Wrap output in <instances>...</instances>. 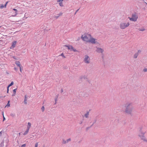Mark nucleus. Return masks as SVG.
<instances>
[{
  "label": "nucleus",
  "instance_id": "obj_1",
  "mask_svg": "<svg viewBox=\"0 0 147 147\" xmlns=\"http://www.w3.org/2000/svg\"><path fill=\"white\" fill-rule=\"evenodd\" d=\"M125 112L128 114L131 115L134 108L131 103H127L125 105Z\"/></svg>",
  "mask_w": 147,
  "mask_h": 147
},
{
  "label": "nucleus",
  "instance_id": "obj_13",
  "mask_svg": "<svg viewBox=\"0 0 147 147\" xmlns=\"http://www.w3.org/2000/svg\"><path fill=\"white\" fill-rule=\"evenodd\" d=\"M16 90H17V88L13 90V94L12 95V96H14L16 94Z\"/></svg>",
  "mask_w": 147,
  "mask_h": 147
},
{
  "label": "nucleus",
  "instance_id": "obj_20",
  "mask_svg": "<svg viewBox=\"0 0 147 147\" xmlns=\"http://www.w3.org/2000/svg\"><path fill=\"white\" fill-rule=\"evenodd\" d=\"M14 84V83L13 82H12L11 83L8 85V86L9 87H10L11 86H12Z\"/></svg>",
  "mask_w": 147,
  "mask_h": 147
},
{
  "label": "nucleus",
  "instance_id": "obj_9",
  "mask_svg": "<svg viewBox=\"0 0 147 147\" xmlns=\"http://www.w3.org/2000/svg\"><path fill=\"white\" fill-rule=\"evenodd\" d=\"M17 41H13L12 43L11 46L10 47L11 49H12L14 48L16 45V44Z\"/></svg>",
  "mask_w": 147,
  "mask_h": 147
},
{
  "label": "nucleus",
  "instance_id": "obj_16",
  "mask_svg": "<svg viewBox=\"0 0 147 147\" xmlns=\"http://www.w3.org/2000/svg\"><path fill=\"white\" fill-rule=\"evenodd\" d=\"M58 95H57L55 96V104L57 103V98H58Z\"/></svg>",
  "mask_w": 147,
  "mask_h": 147
},
{
  "label": "nucleus",
  "instance_id": "obj_11",
  "mask_svg": "<svg viewBox=\"0 0 147 147\" xmlns=\"http://www.w3.org/2000/svg\"><path fill=\"white\" fill-rule=\"evenodd\" d=\"M16 65L18 67H20L21 65L20 64V63L19 61H16L15 62Z\"/></svg>",
  "mask_w": 147,
  "mask_h": 147
},
{
  "label": "nucleus",
  "instance_id": "obj_18",
  "mask_svg": "<svg viewBox=\"0 0 147 147\" xmlns=\"http://www.w3.org/2000/svg\"><path fill=\"white\" fill-rule=\"evenodd\" d=\"M4 142L2 141L1 144H0V147H2L4 146Z\"/></svg>",
  "mask_w": 147,
  "mask_h": 147
},
{
  "label": "nucleus",
  "instance_id": "obj_48",
  "mask_svg": "<svg viewBox=\"0 0 147 147\" xmlns=\"http://www.w3.org/2000/svg\"><path fill=\"white\" fill-rule=\"evenodd\" d=\"M71 45H69V46H68V47H67V48H68V49L69 50V49H70V47L71 46Z\"/></svg>",
  "mask_w": 147,
  "mask_h": 147
},
{
  "label": "nucleus",
  "instance_id": "obj_61",
  "mask_svg": "<svg viewBox=\"0 0 147 147\" xmlns=\"http://www.w3.org/2000/svg\"><path fill=\"white\" fill-rule=\"evenodd\" d=\"M102 58H103V56H102Z\"/></svg>",
  "mask_w": 147,
  "mask_h": 147
},
{
  "label": "nucleus",
  "instance_id": "obj_55",
  "mask_svg": "<svg viewBox=\"0 0 147 147\" xmlns=\"http://www.w3.org/2000/svg\"><path fill=\"white\" fill-rule=\"evenodd\" d=\"M83 77L84 79H85L86 78V77L85 76H83Z\"/></svg>",
  "mask_w": 147,
  "mask_h": 147
},
{
  "label": "nucleus",
  "instance_id": "obj_64",
  "mask_svg": "<svg viewBox=\"0 0 147 147\" xmlns=\"http://www.w3.org/2000/svg\"><path fill=\"white\" fill-rule=\"evenodd\" d=\"M5 97V96H4L3 97Z\"/></svg>",
  "mask_w": 147,
  "mask_h": 147
},
{
  "label": "nucleus",
  "instance_id": "obj_57",
  "mask_svg": "<svg viewBox=\"0 0 147 147\" xmlns=\"http://www.w3.org/2000/svg\"><path fill=\"white\" fill-rule=\"evenodd\" d=\"M10 102V100H8V101L7 103H9Z\"/></svg>",
  "mask_w": 147,
  "mask_h": 147
},
{
  "label": "nucleus",
  "instance_id": "obj_52",
  "mask_svg": "<svg viewBox=\"0 0 147 147\" xmlns=\"http://www.w3.org/2000/svg\"><path fill=\"white\" fill-rule=\"evenodd\" d=\"M68 46V45H64V46L65 47H67Z\"/></svg>",
  "mask_w": 147,
  "mask_h": 147
},
{
  "label": "nucleus",
  "instance_id": "obj_59",
  "mask_svg": "<svg viewBox=\"0 0 147 147\" xmlns=\"http://www.w3.org/2000/svg\"><path fill=\"white\" fill-rule=\"evenodd\" d=\"M19 135H20V133H19Z\"/></svg>",
  "mask_w": 147,
  "mask_h": 147
},
{
  "label": "nucleus",
  "instance_id": "obj_24",
  "mask_svg": "<svg viewBox=\"0 0 147 147\" xmlns=\"http://www.w3.org/2000/svg\"><path fill=\"white\" fill-rule=\"evenodd\" d=\"M72 51H74V52L78 51L76 50V49H75L74 48L73 49H72Z\"/></svg>",
  "mask_w": 147,
  "mask_h": 147
},
{
  "label": "nucleus",
  "instance_id": "obj_28",
  "mask_svg": "<svg viewBox=\"0 0 147 147\" xmlns=\"http://www.w3.org/2000/svg\"><path fill=\"white\" fill-rule=\"evenodd\" d=\"M2 113H3V121H4L5 120V118L4 117L3 115V111L2 112Z\"/></svg>",
  "mask_w": 147,
  "mask_h": 147
},
{
  "label": "nucleus",
  "instance_id": "obj_40",
  "mask_svg": "<svg viewBox=\"0 0 147 147\" xmlns=\"http://www.w3.org/2000/svg\"><path fill=\"white\" fill-rule=\"evenodd\" d=\"M63 1V0H57V1L58 2H62Z\"/></svg>",
  "mask_w": 147,
  "mask_h": 147
},
{
  "label": "nucleus",
  "instance_id": "obj_32",
  "mask_svg": "<svg viewBox=\"0 0 147 147\" xmlns=\"http://www.w3.org/2000/svg\"><path fill=\"white\" fill-rule=\"evenodd\" d=\"M139 31H143L145 30V29H142L140 28L139 29Z\"/></svg>",
  "mask_w": 147,
  "mask_h": 147
},
{
  "label": "nucleus",
  "instance_id": "obj_3",
  "mask_svg": "<svg viewBox=\"0 0 147 147\" xmlns=\"http://www.w3.org/2000/svg\"><path fill=\"white\" fill-rule=\"evenodd\" d=\"M91 35L90 34H87L83 36V35H82L81 38L84 41L88 42L90 38L91 37Z\"/></svg>",
  "mask_w": 147,
  "mask_h": 147
},
{
  "label": "nucleus",
  "instance_id": "obj_35",
  "mask_svg": "<svg viewBox=\"0 0 147 147\" xmlns=\"http://www.w3.org/2000/svg\"><path fill=\"white\" fill-rule=\"evenodd\" d=\"M38 143L37 142L35 144V147H38Z\"/></svg>",
  "mask_w": 147,
  "mask_h": 147
},
{
  "label": "nucleus",
  "instance_id": "obj_29",
  "mask_svg": "<svg viewBox=\"0 0 147 147\" xmlns=\"http://www.w3.org/2000/svg\"><path fill=\"white\" fill-rule=\"evenodd\" d=\"M61 55L64 58H66V57L64 55L63 53H61Z\"/></svg>",
  "mask_w": 147,
  "mask_h": 147
},
{
  "label": "nucleus",
  "instance_id": "obj_23",
  "mask_svg": "<svg viewBox=\"0 0 147 147\" xmlns=\"http://www.w3.org/2000/svg\"><path fill=\"white\" fill-rule=\"evenodd\" d=\"M41 109L42 112H43L45 110V107L44 106L42 107L41 108Z\"/></svg>",
  "mask_w": 147,
  "mask_h": 147
},
{
  "label": "nucleus",
  "instance_id": "obj_41",
  "mask_svg": "<svg viewBox=\"0 0 147 147\" xmlns=\"http://www.w3.org/2000/svg\"><path fill=\"white\" fill-rule=\"evenodd\" d=\"M59 16L57 15V16H55V18H56V19H57L59 18Z\"/></svg>",
  "mask_w": 147,
  "mask_h": 147
},
{
  "label": "nucleus",
  "instance_id": "obj_12",
  "mask_svg": "<svg viewBox=\"0 0 147 147\" xmlns=\"http://www.w3.org/2000/svg\"><path fill=\"white\" fill-rule=\"evenodd\" d=\"M13 10L15 11V14L14 15H12V16H13V17H15L16 16V15L18 14V13H17L18 11L16 9H14V8L13 9Z\"/></svg>",
  "mask_w": 147,
  "mask_h": 147
},
{
  "label": "nucleus",
  "instance_id": "obj_46",
  "mask_svg": "<svg viewBox=\"0 0 147 147\" xmlns=\"http://www.w3.org/2000/svg\"><path fill=\"white\" fill-rule=\"evenodd\" d=\"M3 131H1L0 132V136H2V133Z\"/></svg>",
  "mask_w": 147,
  "mask_h": 147
},
{
  "label": "nucleus",
  "instance_id": "obj_44",
  "mask_svg": "<svg viewBox=\"0 0 147 147\" xmlns=\"http://www.w3.org/2000/svg\"><path fill=\"white\" fill-rule=\"evenodd\" d=\"M14 69L15 70V71H17L18 69H17V68H16V67H15L14 68Z\"/></svg>",
  "mask_w": 147,
  "mask_h": 147
},
{
  "label": "nucleus",
  "instance_id": "obj_50",
  "mask_svg": "<svg viewBox=\"0 0 147 147\" xmlns=\"http://www.w3.org/2000/svg\"><path fill=\"white\" fill-rule=\"evenodd\" d=\"M63 92V90L62 88L61 89V92L62 93V92Z\"/></svg>",
  "mask_w": 147,
  "mask_h": 147
},
{
  "label": "nucleus",
  "instance_id": "obj_10",
  "mask_svg": "<svg viewBox=\"0 0 147 147\" xmlns=\"http://www.w3.org/2000/svg\"><path fill=\"white\" fill-rule=\"evenodd\" d=\"M27 97L26 95H25L24 96V104L26 105L27 104Z\"/></svg>",
  "mask_w": 147,
  "mask_h": 147
},
{
  "label": "nucleus",
  "instance_id": "obj_36",
  "mask_svg": "<svg viewBox=\"0 0 147 147\" xmlns=\"http://www.w3.org/2000/svg\"><path fill=\"white\" fill-rule=\"evenodd\" d=\"M63 14V13H61L59 14H57V15L59 16H61Z\"/></svg>",
  "mask_w": 147,
  "mask_h": 147
},
{
  "label": "nucleus",
  "instance_id": "obj_63",
  "mask_svg": "<svg viewBox=\"0 0 147 147\" xmlns=\"http://www.w3.org/2000/svg\"><path fill=\"white\" fill-rule=\"evenodd\" d=\"M146 3L147 5V3H146V2H145Z\"/></svg>",
  "mask_w": 147,
  "mask_h": 147
},
{
  "label": "nucleus",
  "instance_id": "obj_53",
  "mask_svg": "<svg viewBox=\"0 0 147 147\" xmlns=\"http://www.w3.org/2000/svg\"><path fill=\"white\" fill-rule=\"evenodd\" d=\"M94 124H93H93H92V125H91L90 126V127L91 128V127H92L93 125H94Z\"/></svg>",
  "mask_w": 147,
  "mask_h": 147
},
{
  "label": "nucleus",
  "instance_id": "obj_43",
  "mask_svg": "<svg viewBox=\"0 0 147 147\" xmlns=\"http://www.w3.org/2000/svg\"><path fill=\"white\" fill-rule=\"evenodd\" d=\"M10 115L11 116L13 117L15 116V115L13 113H11L10 114Z\"/></svg>",
  "mask_w": 147,
  "mask_h": 147
},
{
  "label": "nucleus",
  "instance_id": "obj_45",
  "mask_svg": "<svg viewBox=\"0 0 147 147\" xmlns=\"http://www.w3.org/2000/svg\"><path fill=\"white\" fill-rule=\"evenodd\" d=\"M13 58L15 59H17L16 58V57L15 56H13Z\"/></svg>",
  "mask_w": 147,
  "mask_h": 147
},
{
  "label": "nucleus",
  "instance_id": "obj_7",
  "mask_svg": "<svg viewBox=\"0 0 147 147\" xmlns=\"http://www.w3.org/2000/svg\"><path fill=\"white\" fill-rule=\"evenodd\" d=\"M90 59L89 57L87 55H85V58L84 59V61L85 63H90V61H89L90 60Z\"/></svg>",
  "mask_w": 147,
  "mask_h": 147
},
{
  "label": "nucleus",
  "instance_id": "obj_15",
  "mask_svg": "<svg viewBox=\"0 0 147 147\" xmlns=\"http://www.w3.org/2000/svg\"><path fill=\"white\" fill-rule=\"evenodd\" d=\"M31 123L30 122H28V126L27 127V128L28 129H29L30 127L31 126Z\"/></svg>",
  "mask_w": 147,
  "mask_h": 147
},
{
  "label": "nucleus",
  "instance_id": "obj_60",
  "mask_svg": "<svg viewBox=\"0 0 147 147\" xmlns=\"http://www.w3.org/2000/svg\"><path fill=\"white\" fill-rule=\"evenodd\" d=\"M88 95V94H87L86 96H87Z\"/></svg>",
  "mask_w": 147,
  "mask_h": 147
},
{
  "label": "nucleus",
  "instance_id": "obj_54",
  "mask_svg": "<svg viewBox=\"0 0 147 147\" xmlns=\"http://www.w3.org/2000/svg\"><path fill=\"white\" fill-rule=\"evenodd\" d=\"M83 78V76H81L80 77V79H82V78Z\"/></svg>",
  "mask_w": 147,
  "mask_h": 147
},
{
  "label": "nucleus",
  "instance_id": "obj_30",
  "mask_svg": "<svg viewBox=\"0 0 147 147\" xmlns=\"http://www.w3.org/2000/svg\"><path fill=\"white\" fill-rule=\"evenodd\" d=\"M73 47H72V46H71L70 47V49H69V50H70V51H72V49H73Z\"/></svg>",
  "mask_w": 147,
  "mask_h": 147
},
{
  "label": "nucleus",
  "instance_id": "obj_47",
  "mask_svg": "<svg viewBox=\"0 0 147 147\" xmlns=\"http://www.w3.org/2000/svg\"><path fill=\"white\" fill-rule=\"evenodd\" d=\"M71 45H69V46H68V47H67V48H68V49L69 50V49H70V47L71 46Z\"/></svg>",
  "mask_w": 147,
  "mask_h": 147
},
{
  "label": "nucleus",
  "instance_id": "obj_62",
  "mask_svg": "<svg viewBox=\"0 0 147 147\" xmlns=\"http://www.w3.org/2000/svg\"><path fill=\"white\" fill-rule=\"evenodd\" d=\"M2 27L1 26H0V28L1 27Z\"/></svg>",
  "mask_w": 147,
  "mask_h": 147
},
{
  "label": "nucleus",
  "instance_id": "obj_4",
  "mask_svg": "<svg viewBox=\"0 0 147 147\" xmlns=\"http://www.w3.org/2000/svg\"><path fill=\"white\" fill-rule=\"evenodd\" d=\"M140 133L138 134V136L142 140L147 142V140L146 139V137L144 136L145 132H143L140 130Z\"/></svg>",
  "mask_w": 147,
  "mask_h": 147
},
{
  "label": "nucleus",
  "instance_id": "obj_2",
  "mask_svg": "<svg viewBox=\"0 0 147 147\" xmlns=\"http://www.w3.org/2000/svg\"><path fill=\"white\" fill-rule=\"evenodd\" d=\"M128 18L130 21L135 22L138 19V16L137 15V13L136 12H134L132 14L131 18L128 17Z\"/></svg>",
  "mask_w": 147,
  "mask_h": 147
},
{
  "label": "nucleus",
  "instance_id": "obj_17",
  "mask_svg": "<svg viewBox=\"0 0 147 147\" xmlns=\"http://www.w3.org/2000/svg\"><path fill=\"white\" fill-rule=\"evenodd\" d=\"M89 114V111L87 112L85 114V116L86 118H88V117Z\"/></svg>",
  "mask_w": 147,
  "mask_h": 147
},
{
  "label": "nucleus",
  "instance_id": "obj_31",
  "mask_svg": "<svg viewBox=\"0 0 147 147\" xmlns=\"http://www.w3.org/2000/svg\"><path fill=\"white\" fill-rule=\"evenodd\" d=\"M143 71L144 72L147 71V68H144L143 70Z\"/></svg>",
  "mask_w": 147,
  "mask_h": 147
},
{
  "label": "nucleus",
  "instance_id": "obj_8",
  "mask_svg": "<svg viewBox=\"0 0 147 147\" xmlns=\"http://www.w3.org/2000/svg\"><path fill=\"white\" fill-rule=\"evenodd\" d=\"M104 50L100 48H99L97 47V49L96 50V51L99 53H102L103 52H104Z\"/></svg>",
  "mask_w": 147,
  "mask_h": 147
},
{
  "label": "nucleus",
  "instance_id": "obj_26",
  "mask_svg": "<svg viewBox=\"0 0 147 147\" xmlns=\"http://www.w3.org/2000/svg\"><path fill=\"white\" fill-rule=\"evenodd\" d=\"M66 143H67L66 141H65L63 139V144H65Z\"/></svg>",
  "mask_w": 147,
  "mask_h": 147
},
{
  "label": "nucleus",
  "instance_id": "obj_22",
  "mask_svg": "<svg viewBox=\"0 0 147 147\" xmlns=\"http://www.w3.org/2000/svg\"><path fill=\"white\" fill-rule=\"evenodd\" d=\"M4 7H5L4 5L3 4H1L0 5V8L1 9H3Z\"/></svg>",
  "mask_w": 147,
  "mask_h": 147
},
{
  "label": "nucleus",
  "instance_id": "obj_42",
  "mask_svg": "<svg viewBox=\"0 0 147 147\" xmlns=\"http://www.w3.org/2000/svg\"><path fill=\"white\" fill-rule=\"evenodd\" d=\"M20 67V71L21 72H22V67L23 68V67L21 66H20V67Z\"/></svg>",
  "mask_w": 147,
  "mask_h": 147
},
{
  "label": "nucleus",
  "instance_id": "obj_34",
  "mask_svg": "<svg viewBox=\"0 0 147 147\" xmlns=\"http://www.w3.org/2000/svg\"><path fill=\"white\" fill-rule=\"evenodd\" d=\"M90 128V127H87L86 128V131H87L88 130V129Z\"/></svg>",
  "mask_w": 147,
  "mask_h": 147
},
{
  "label": "nucleus",
  "instance_id": "obj_27",
  "mask_svg": "<svg viewBox=\"0 0 147 147\" xmlns=\"http://www.w3.org/2000/svg\"><path fill=\"white\" fill-rule=\"evenodd\" d=\"M141 51L140 50H139L138 51L137 53H136L137 54H138V55L141 52Z\"/></svg>",
  "mask_w": 147,
  "mask_h": 147
},
{
  "label": "nucleus",
  "instance_id": "obj_38",
  "mask_svg": "<svg viewBox=\"0 0 147 147\" xmlns=\"http://www.w3.org/2000/svg\"><path fill=\"white\" fill-rule=\"evenodd\" d=\"M26 144H22L21 146V147H26Z\"/></svg>",
  "mask_w": 147,
  "mask_h": 147
},
{
  "label": "nucleus",
  "instance_id": "obj_37",
  "mask_svg": "<svg viewBox=\"0 0 147 147\" xmlns=\"http://www.w3.org/2000/svg\"><path fill=\"white\" fill-rule=\"evenodd\" d=\"M96 121H97V119H96H96H94V122H93V124H94L95 123H96Z\"/></svg>",
  "mask_w": 147,
  "mask_h": 147
},
{
  "label": "nucleus",
  "instance_id": "obj_51",
  "mask_svg": "<svg viewBox=\"0 0 147 147\" xmlns=\"http://www.w3.org/2000/svg\"><path fill=\"white\" fill-rule=\"evenodd\" d=\"M79 9H78L76 11L75 13V14H76V13L79 10Z\"/></svg>",
  "mask_w": 147,
  "mask_h": 147
},
{
  "label": "nucleus",
  "instance_id": "obj_33",
  "mask_svg": "<svg viewBox=\"0 0 147 147\" xmlns=\"http://www.w3.org/2000/svg\"><path fill=\"white\" fill-rule=\"evenodd\" d=\"M8 1H7L6 2V3H5V4L4 5V7H5L7 6V3H8Z\"/></svg>",
  "mask_w": 147,
  "mask_h": 147
},
{
  "label": "nucleus",
  "instance_id": "obj_25",
  "mask_svg": "<svg viewBox=\"0 0 147 147\" xmlns=\"http://www.w3.org/2000/svg\"><path fill=\"white\" fill-rule=\"evenodd\" d=\"M10 106V104L9 103H7V105L5 106V107H9Z\"/></svg>",
  "mask_w": 147,
  "mask_h": 147
},
{
  "label": "nucleus",
  "instance_id": "obj_19",
  "mask_svg": "<svg viewBox=\"0 0 147 147\" xmlns=\"http://www.w3.org/2000/svg\"><path fill=\"white\" fill-rule=\"evenodd\" d=\"M138 55L136 53L134 55V58H136L138 57Z\"/></svg>",
  "mask_w": 147,
  "mask_h": 147
},
{
  "label": "nucleus",
  "instance_id": "obj_5",
  "mask_svg": "<svg viewBox=\"0 0 147 147\" xmlns=\"http://www.w3.org/2000/svg\"><path fill=\"white\" fill-rule=\"evenodd\" d=\"M129 25V22L126 24L125 22L121 23L120 24V27L121 29H123L128 27Z\"/></svg>",
  "mask_w": 147,
  "mask_h": 147
},
{
  "label": "nucleus",
  "instance_id": "obj_39",
  "mask_svg": "<svg viewBox=\"0 0 147 147\" xmlns=\"http://www.w3.org/2000/svg\"><path fill=\"white\" fill-rule=\"evenodd\" d=\"M71 140L70 138H69L67 140L66 142H68L70 141Z\"/></svg>",
  "mask_w": 147,
  "mask_h": 147
},
{
  "label": "nucleus",
  "instance_id": "obj_58",
  "mask_svg": "<svg viewBox=\"0 0 147 147\" xmlns=\"http://www.w3.org/2000/svg\"><path fill=\"white\" fill-rule=\"evenodd\" d=\"M9 90H7V93H9Z\"/></svg>",
  "mask_w": 147,
  "mask_h": 147
},
{
  "label": "nucleus",
  "instance_id": "obj_56",
  "mask_svg": "<svg viewBox=\"0 0 147 147\" xmlns=\"http://www.w3.org/2000/svg\"><path fill=\"white\" fill-rule=\"evenodd\" d=\"M82 121H81L80 122V124H82Z\"/></svg>",
  "mask_w": 147,
  "mask_h": 147
},
{
  "label": "nucleus",
  "instance_id": "obj_14",
  "mask_svg": "<svg viewBox=\"0 0 147 147\" xmlns=\"http://www.w3.org/2000/svg\"><path fill=\"white\" fill-rule=\"evenodd\" d=\"M29 129H28L27 128L26 130L23 134V135H26L28 133V131H29Z\"/></svg>",
  "mask_w": 147,
  "mask_h": 147
},
{
  "label": "nucleus",
  "instance_id": "obj_6",
  "mask_svg": "<svg viewBox=\"0 0 147 147\" xmlns=\"http://www.w3.org/2000/svg\"><path fill=\"white\" fill-rule=\"evenodd\" d=\"M96 39L92 37L91 36V37H90V40L88 42H90L92 44H97L98 42L97 41H95Z\"/></svg>",
  "mask_w": 147,
  "mask_h": 147
},
{
  "label": "nucleus",
  "instance_id": "obj_49",
  "mask_svg": "<svg viewBox=\"0 0 147 147\" xmlns=\"http://www.w3.org/2000/svg\"><path fill=\"white\" fill-rule=\"evenodd\" d=\"M10 87H9V86H7V90H9V88Z\"/></svg>",
  "mask_w": 147,
  "mask_h": 147
},
{
  "label": "nucleus",
  "instance_id": "obj_21",
  "mask_svg": "<svg viewBox=\"0 0 147 147\" xmlns=\"http://www.w3.org/2000/svg\"><path fill=\"white\" fill-rule=\"evenodd\" d=\"M59 5H60V6H61V7H63V3H62V2H59Z\"/></svg>",
  "mask_w": 147,
  "mask_h": 147
}]
</instances>
